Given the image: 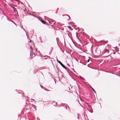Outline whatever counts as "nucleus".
I'll use <instances>...</instances> for the list:
<instances>
[{
  "label": "nucleus",
  "mask_w": 120,
  "mask_h": 120,
  "mask_svg": "<svg viewBox=\"0 0 120 120\" xmlns=\"http://www.w3.org/2000/svg\"><path fill=\"white\" fill-rule=\"evenodd\" d=\"M57 61L62 66V67L64 68H66L65 66L60 61L58 60L57 59Z\"/></svg>",
  "instance_id": "nucleus-1"
},
{
  "label": "nucleus",
  "mask_w": 120,
  "mask_h": 120,
  "mask_svg": "<svg viewBox=\"0 0 120 120\" xmlns=\"http://www.w3.org/2000/svg\"><path fill=\"white\" fill-rule=\"evenodd\" d=\"M67 27L68 28V29H69L70 30H73V29H72V28H71V27L70 26H68ZM67 30L68 29L67 28Z\"/></svg>",
  "instance_id": "nucleus-2"
},
{
  "label": "nucleus",
  "mask_w": 120,
  "mask_h": 120,
  "mask_svg": "<svg viewBox=\"0 0 120 120\" xmlns=\"http://www.w3.org/2000/svg\"><path fill=\"white\" fill-rule=\"evenodd\" d=\"M11 6L13 9L14 12H15V11H16V9L15 8L11 5Z\"/></svg>",
  "instance_id": "nucleus-3"
},
{
  "label": "nucleus",
  "mask_w": 120,
  "mask_h": 120,
  "mask_svg": "<svg viewBox=\"0 0 120 120\" xmlns=\"http://www.w3.org/2000/svg\"><path fill=\"white\" fill-rule=\"evenodd\" d=\"M41 22L43 24H45L46 22L45 21L43 20H41Z\"/></svg>",
  "instance_id": "nucleus-4"
},
{
  "label": "nucleus",
  "mask_w": 120,
  "mask_h": 120,
  "mask_svg": "<svg viewBox=\"0 0 120 120\" xmlns=\"http://www.w3.org/2000/svg\"><path fill=\"white\" fill-rule=\"evenodd\" d=\"M92 89L93 91L95 93V90L92 87Z\"/></svg>",
  "instance_id": "nucleus-5"
},
{
  "label": "nucleus",
  "mask_w": 120,
  "mask_h": 120,
  "mask_svg": "<svg viewBox=\"0 0 120 120\" xmlns=\"http://www.w3.org/2000/svg\"><path fill=\"white\" fill-rule=\"evenodd\" d=\"M30 48H31V51H32V52H33V49L32 48V47L31 46H30Z\"/></svg>",
  "instance_id": "nucleus-6"
},
{
  "label": "nucleus",
  "mask_w": 120,
  "mask_h": 120,
  "mask_svg": "<svg viewBox=\"0 0 120 120\" xmlns=\"http://www.w3.org/2000/svg\"><path fill=\"white\" fill-rule=\"evenodd\" d=\"M33 54L34 55V56H35V54L34 53V52H33Z\"/></svg>",
  "instance_id": "nucleus-7"
},
{
  "label": "nucleus",
  "mask_w": 120,
  "mask_h": 120,
  "mask_svg": "<svg viewBox=\"0 0 120 120\" xmlns=\"http://www.w3.org/2000/svg\"><path fill=\"white\" fill-rule=\"evenodd\" d=\"M90 59H88L87 60V62H89L90 61Z\"/></svg>",
  "instance_id": "nucleus-8"
},
{
  "label": "nucleus",
  "mask_w": 120,
  "mask_h": 120,
  "mask_svg": "<svg viewBox=\"0 0 120 120\" xmlns=\"http://www.w3.org/2000/svg\"><path fill=\"white\" fill-rule=\"evenodd\" d=\"M46 90L47 91H49V90Z\"/></svg>",
  "instance_id": "nucleus-9"
},
{
  "label": "nucleus",
  "mask_w": 120,
  "mask_h": 120,
  "mask_svg": "<svg viewBox=\"0 0 120 120\" xmlns=\"http://www.w3.org/2000/svg\"><path fill=\"white\" fill-rule=\"evenodd\" d=\"M106 52H108V53H109V51H108H108H107Z\"/></svg>",
  "instance_id": "nucleus-10"
},
{
  "label": "nucleus",
  "mask_w": 120,
  "mask_h": 120,
  "mask_svg": "<svg viewBox=\"0 0 120 120\" xmlns=\"http://www.w3.org/2000/svg\"><path fill=\"white\" fill-rule=\"evenodd\" d=\"M33 55H32V56H33Z\"/></svg>",
  "instance_id": "nucleus-11"
}]
</instances>
